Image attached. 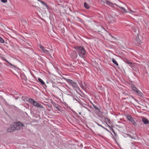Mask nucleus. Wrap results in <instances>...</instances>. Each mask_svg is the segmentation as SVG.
<instances>
[{
  "mask_svg": "<svg viewBox=\"0 0 149 149\" xmlns=\"http://www.w3.org/2000/svg\"><path fill=\"white\" fill-rule=\"evenodd\" d=\"M29 102H30L32 104H33V103L35 102V101L31 98H30L29 99Z\"/></svg>",
  "mask_w": 149,
  "mask_h": 149,
  "instance_id": "nucleus-22",
  "label": "nucleus"
},
{
  "mask_svg": "<svg viewBox=\"0 0 149 149\" xmlns=\"http://www.w3.org/2000/svg\"><path fill=\"white\" fill-rule=\"evenodd\" d=\"M43 5L44 6H45L47 8V9H48L49 7L45 3L41 0V1H40Z\"/></svg>",
  "mask_w": 149,
  "mask_h": 149,
  "instance_id": "nucleus-17",
  "label": "nucleus"
},
{
  "mask_svg": "<svg viewBox=\"0 0 149 149\" xmlns=\"http://www.w3.org/2000/svg\"><path fill=\"white\" fill-rule=\"evenodd\" d=\"M106 3L111 7L112 6H113V4L109 1H106Z\"/></svg>",
  "mask_w": 149,
  "mask_h": 149,
  "instance_id": "nucleus-15",
  "label": "nucleus"
},
{
  "mask_svg": "<svg viewBox=\"0 0 149 149\" xmlns=\"http://www.w3.org/2000/svg\"><path fill=\"white\" fill-rule=\"evenodd\" d=\"M109 34L110 35V36H111V37H112V38H113V37H114L113 36H112L110 34Z\"/></svg>",
  "mask_w": 149,
  "mask_h": 149,
  "instance_id": "nucleus-35",
  "label": "nucleus"
},
{
  "mask_svg": "<svg viewBox=\"0 0 149 149\" xmlns=\"http://www.w3.org/2000/svg\"><path fill=\"white\" fill-rule=\"evenodd\" d=\"M64 79L67 81L69 84L71 85L73 88H78V86L77 83L73 81L72 80L66 78H65Z\"/></svg>",
  "mask_w": 149,
  "mask_h": 149,
  "instance_id": "nucleus-3",
  "label": "nucleus"
},
{
  "mask_svg": "<svg viewBox=\"0 0 149 149\" xmlns=\"http://www.w3.org/2000/svg\"><path fill=\"white\" fill-rule=\"evenodd\" d=\"M112 61L115 64H116L117 66H118V65L117 62L113 58L112 59Z\"/></svg>",
  "mask_w": 149,
  "mask_h": 149,
  "instance_id": "nucleus-23",
  "label": "nucleus"
},
{
  "mask_svg": "<svg viewBox=\"0 0 149 149\" xmlns=\"http://www.w3.org/2000/svg\"><path fill=\"white\" fill-rule=\"evenodd\" d=\"M87 109V110H88V111H89V112H91V111L89 109H88L87 108H86Z\"/></svg>",
  "mask_w": 149,
  "mask_h": 149,
  "instance_id": "nucleus-34",
  "label": "nucleus"
},
{
  "mask_svg": "<svg viewBox=\"0 0 149 149\" xmlns=\"http://www.w3.org/2000/svg\"><path fill=\"white\" fill-rule=\"evenodd\" d=\"M38 1H41V0H37Z\"/></svg>",
  "mask_w": 149,
  "mask_h": 149,
  "instance_id": "nucleus-36",
  "label": "nucleus"
},
{
  "mask_svg": "<svg viewBox=\"0 0 149 149\" xmlns=\"http://www.w3.org/2000/svg\"><path fill=\"white\" fill-rule=\"evenodd\" d=\"M55 108L56 109V110L57 111H60V109L57 106H55Z\"/></svg>",
  "mask_w": 149,
  "mask_h": 149,
  "instance_id": "nucleus-27",
  "label": "nucleus"
},
{
  "mask_svg": "<svg viewBox=\"0 0 149 149\" xmlns=\"http://www.w3.org/2000/svg\"><path fill=\"white\" fill-rule=\"evenodd\" d=\"M5 42L4 40L2 38L0 37V42L1 43H3Z\"/></svg>",
  "mask_w": 149,
  "mask_h": 149,
  "instance_id": "nucleus-24",
  "label": "nucleus"
},
{
  "mask_svg": "<svg viewBox=\"0 0 149 149\" xmlns=\"http://www.w3.org/2000/svg\"><path fill=\"white\" fill-rule=\"evenodd\" d=\"M93 107L95 109H96V110H97L99 112L100 111V109L99 108L97 107L96 105H95L94 104H93Z\"/></svg>",
  "mask_w": 149,
  "mask_h": 149,
  "instance_id": "nucleus-20",
  "label": "nucleus"
},
{
  "mask_svg": "<svg viewBox=\"0 0 149 149\" xmlns=\"http://www.w3.org/2000/svg\"><path fill=\"white\" fill-rule=\"evenodd\" d=\"M22 80L23 81V82L24 81H23V80H24V81L26 82V80H27V79L26 77L24 75H23L22 76Z\"/></svg>",
  "mask_w": 149,
  "mask_h": 149,
  "instance_id": "nucleus-16",
  "label": "nucleus"
},
{
  "mask_svg": "<svg viewBox=\"0 0 149 149\" xmlns=\"http://www.w3.org/2000/svg\"><path fill=\"white\" fill-rule=\"evenodd\" d=\"M115 5H116V6H117L118 7H119L121 10L124 12L125 13H127V12H128L124 8H123V7H121V6H118V5L117 4H115Z\"/></svg>",
  "mask_w": 149,
  "mask_h": 149,
  "instance_id": "nucleus-10",
  "label": "nucleus"
},
{
  "mask_svg": "<svg viewBox=\"0 0 149 149\" xmlns=\"http://www.w3.org/2000/svg\"><path fill=\"white\" fill-rule=\"evenodd\" d=\"M7 62L9 64V66H11L12 67H15V65H13L12 64H11L8 61H7Z\"/></svg>",
  "mask_w": 149,
  "mask_h": 149,
  "instance_id": "nucleus-26",
  "label": "nucleus"
},
{
  "mask_svg": "<svg viewBox=\"0 0 149 149\" xmlns=\"http://www.w3.org/2000/svg\"><path fill=\"white\" fill-rule=\"evenodd\" d=\"M74 48L77 50L79 55H81V54L82 56H83L86 54V51L83 47L76 46H74Z\"/></svg>",
  "mask_w": 149,
  "mask_h": 149,
  "instance_id": "nucleus-2",
  "label": "nucleus"
},
{
  "mask_svg": "<svg viewBox=\"0 0 149 149\" xmlns=\"http://www.w3.org/2000/svg\"><path fill=\"white\" fill-rule=\"evenodd\" d=\"M124 61L125 63L128 64L129 65H132V62H131L128 60L127 59H125L124 60Z\"/></svg>",
  "mask_w": 149,
  "mask_h": 149,
  "instance_id": "nucleus-14",
  "label": "nucleus"
},
{
  "mask_svg": "<svg viewBox=\"0 0 149 149\" xmlns=\"http://www.w3.org/2000/svg\"><path fill=\"white\" fill-rule=\"evenodd\" d=\"M84 6L85 8L87 9H89L90 8L89 5L86 2L84 3Z\"/></svg>",
  "mask_w": 149,
  "mask_h": 149,
  "instance_id": "nucleus-13",
  "label": "nucleus"
},
{
  "mask_svg": "<svg viewBox=\"0 0 149 149\" xmlns=\"http://www.w3.org/2000/svg\"><path fill=\"white\" fill-rule=\"evenodd\" d=\"M129 12L131 13H135V12H134V11H132V10H130V11Z\"/></svg>",
  "mask_w": 149,
  "mask_h": 149,
  "instance_id": "nucleus-30",
  "label": "nucleus"
},
{
  "mask_svg": "<svg viewBox=\"0 0 149 149\" xmlns=\"http://www.w3.org/2000/svg\"><path fill=\"white\" fill-rule=\"evenodd\" d=\"M38 104H39V103L35 101V102L33 103L32 104H33L34 106L37 107H38Z\"/></svg>",
  "mask_w": 149,
  "mask_h": 149,
  "instance_id": "nucleus-19",
  "label": "nucleus"
},
{
  "mask_svg": "<svg viewBox=\"0 0 149 149\" xmlns=\"http://www.w3.org/2000/svg\"><path fill=\"white\" fill-rule=\"evenodd\" d=\"M38 80L39 81L42 85H44L45 86L47 87V86L45 84L44 82L40 78H39L38 79Z\"/></svg>",
  "mask_w": 149,
  "mask_h": 149,
  "instance_id": "nucleus-11",
  "label": "nucleus"
},
{
  "mask_svg": "<svg viewBox=\"0 0 149 149\" xmlns=\"http://www.w3.org/2000/svg\"><path fill=\"white\" fill-rule=\"evenodd\" d=\"M81 146H82L81 147H82V146H83V145H82V144H81Z\"/></svg>",
  "mask_w": 149,
  "mask_h": 149,
  "instance_id": "nucleus-37",
  "label": "nucleus"
},
{
  "mask_svg": "<svg viewBox=\"0 0 149 149\" xmlns=\"http://www.w3.org/2000/svg\"><path fill=\"white\" fill-rule=\"evenodd\" d=\"M23 126L24 127L23 124L20 122L14 123L8 127L7 131L8 132H13L15 130H18Z\"/></svg>",
  "mask_w": 149,
  "mask_h": 149,
  "instance_id": "nucleus-1",
  "label": "nucleus"
},
{
  "mask_svg": "<svg viewBox=\"0 0 149 149\" xmlns=\"http://www.w3.org/2000/svg\"><path fill=\"white\" fill-rule=\"evenodd\" d=\"M127 135L129 136L131 138H133L132 136H131V135L129 134H127Z\"/></svg>",
  "mask_w": 149,
  "mask_h": 149,
  "instance_id": "nucleus-31",
  "label": "nucleus"
},
{
  "mask_svg": "<svg viewBox=\"0 0 149 149\" xmlns=\"http://www.w3.org/2000/svg\"><path fill=\"white\" fill-rule=\"evenodd\" d=\"M142 121L144 124H147L149 123V120L144 118H143L142 119Z\"/></svg>",
  "mask_w": 149,
  "mask_h": 149,
  "instance_id": "nucleus-9",
  "label": "nucleus"
},
{
  "mask_svg": "<svg viewBox=\"0 0 149 149\" xmlns=\"http://www.w3.org/2000/svg\"><path fill=\"white\" fill-rule=\"evenodd\" d=\"M73 55H72V58L74 59H76L77 57V54L76 52H73Z\"/></svg>",
  "mask_w": 149,
  "mask_h": 149,
  "instance_id": "nucleus-12",
  "label": "nucleus"
},
{
  "mask_svg": "<svg viewBox=\"0 0 149 149\" xmlns=\"http://www.w3.org/2000/svg\"><path fill=\"white\" fill-rule=\"evenodd\" d=\"M137 29H135V30L134 31V32H136V31H137Z\"/></svg>",
  "mask_w": 149,
  "mask_h": 149,
  "instance_id": "nucleus-33",
  "label": "nucleus"
},
{
  "mask_svg": "<svg viewBox=\"0 0 149 149\" xmlns=\"http://www.w3.org/2000/svg\"><path fill=\"white\" fill-rule=\"evenodd\" d=\"M38 104H39V103L35 101V102L33 103L32 104H33L34 106L37 107H38Z\"/></svg>",
  "mask_w": 149,
  "mask_h": 149,
  "instance_id": "nucleus-18",
  "label": "nucleus"
},
{
  "mask_svg": "<svg viewBox=\"0 0 149 149\" xmlns=\"http://www.w3.org/2000/svg\"><path fill=\"white\" fill-rule=\"evenodd\" d=\"M81 87L84 90H86L87 88V86L86 84L84 83H82V82H81L79 83Z\"/></svg>",
  "mask_w": 149,
  "mask_h": 149,
  "instance_id": "nucleus-8",
  "label": "nucleus"
},
{
  "mask_svg": "<svg viewBox=\"0 0 149 149\" xmlns=\"http://www.w3.org/2000/svg\"><path fill=\"white\" fill-rule=\"evenodd\" d=\"M127 119L130 122L132 123L134 125H136V123L135 120L133 119L131 116L130 115L127 116Z\"/></svg>",
  "mask_w": 149,
  "mask_h": 149,
  "instance_id": "nucleus-7",
  "label": "nucleus"
},
{
  "mask_svg": "<svg viewBox=\"0 0 149 149\" xmlns=\"http://www.w3.org/2000/svg\"><path fill=\"white\" fill-rule=\"evenodd\" d=\"M1 1L3 3H6L7 2V0H1Z\"/></svg>",
  "mask_w": 149,
  "mask_h": 149,
  "instance_id": "nucleus-29",
  "label": "nucleus"
},
{
  "mask_svg": "<svg viewBox=\"0 0 149 149\" xmlns=\"http://www.w3.org/2000/svg\"><path fill=\"white\" fill-rule=\"evenodd\" d=\"M39 107L40 108H42L43 107L42 105H41L40 104H38V107Z\"/></svg>",
  "mask_w": 149,
  "mask_h": 149,
  "instance_id": "nucleus-25",
  "label": "nucleus"
},
{
  "mask_svg": "<svg viewBox=\"0 0 149 149\" xmlns=\"http://www.w3.org/2000/svg\"><path fill=\"white\" fill-rule=\"evenodd\" d=\"M97 125H98L99 126H101L103 128H104V127H102V126L100 125L98 123H97Z\"/></svg>",
  "mask_w": 149,
  "mask_h": 149,
  "instance_id": "nucleus-32",
  "label": "nucleus"
},
{
  "mask_svg": "<svg viewBox=\"0 0 149 149\" xmlns=\"http://www.w3.org/2000/svg\"><path fill=\"white\" fill-rule=\"evenodd\" d=\"M38 47L42 50L43 52L47 55H49L50 52L45 49V48L41 45H39Z\"/></svg>",
  "mask_w": 149,
  "mask_h": 149,
  "instance_id": "nucleus-6",
  "label": "nucleus"
},
{
  "mask_svg": "<svg viewBox=\"0 0 149 149\" xmlns=\"http://www.w3.org/2000/svg\"><path fill=\"white\" fill-rule=\"evenodd\" d=\"M131 87L132 88V90L135 92H136L138 95L142 97L143 94L141 92L139 91L136 88L135 86L132 84L131 85Z\"/></svg>",
  "mask_w": 149,
  "mask_h": 149,
  "instance_id": "nucleus-5",
  "label": "nucleus"
},
{
  "mask_svg": "<svg viewBox=\"0 0 149 149\" xmlns=\"http://www.w3.org/2000/svg\"><path fill=\"white\" fill-rule=\"evenodd\" d=\"M137 36H136V38L134 40V42L136 45L137 46H139L141 44L142 42V38L141 36H139L138 33Z\"/></svg>",
  "mask_w": 149,
  "mask_h": 149,
  "instance_id": "nucleus-4",
  "label": "nucleus"
},
{
  "mask_svg": "<svg viewBox=\"0 0 149 149\" xmlns=\"http://www.w3.org/2000/svg\"><path fill=\"white\" fill-rule=\"evenodd\" d=\"M0 101L1 102H6V100L4 99L2 96H0Z\"/></svg>",
  "mask_w": 149,
  "mask_h": 149,
  "instance_id": "nucleus-21",
  "label": "nucleus"
},
{
  "mask_svg": "<svg viewBox=\"0 0 149 149\" xmlns=\"http://www.w3.org/2000/svg\"><path fill=\"white\" fill-rule=\"evenodd\" d=\"M1 58L3 60L7 62L8 61L4 57L2 56Z\"/></svg>",
  "mask_w": 149,
  "mask_h": 149,
  "instance_id": "nucleus-28",
  "label": "nucleus"
}]
</instances>
